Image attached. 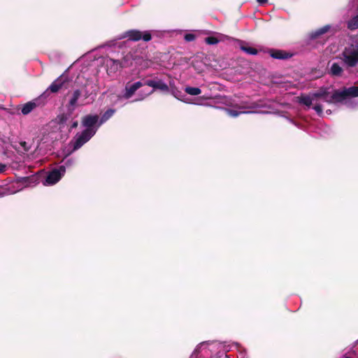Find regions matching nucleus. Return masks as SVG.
<instances>
[{"label": "nucleus", "instance_id": "obj_1", "mask_svg": "<svg viewBox=\"0 0 358 358\" xmlns=\"http://www.w3.org/2000/svg\"><path fill=\"white\" fill-rule=\"evenodd\" d=\"M99 116L97 115H87L82 119V125L85 129L76 134L73 139V150L81 148L96 134L101 125H99Z\"/></svg>", "mask_w": 358, "mask_h": 358}, {"label": "nucleus", "instance_id": "obj_2", "mask_svg": "<svg viewBox=\"0 0 358 358\" xmlns=\"http://www.w3.org/2000/svg\"><path fill=\"white\" fill-rule=\"evenodd\" d=\"M357 96L358 87L351 86L336 91L332 96V99L335 102H342L349 107H354L357 103H355L352 98Z\"/></svg>", "mask_w": 358, "mask_h": 358}, {"label": "nucleus", "instance_id": "obj_3", "mask_svg": "<svg viewBox=\"0 0 358 358\" xmlns=\"http://www.w3.org/2000/svg\"><path fill=\"white\" fill-rule=\"evenodd\" d=\"M342 55L345 65L349 67L355 66L358 64V46L346 48Z\"/></svg>", "mask_w": 358, "mask_h": 358}, {"label": "nucleus", "instance_id": "obj_4", "mask_svg": "<svg viewBox=\"0 0 358 358\" xmlns=\"http://www.w3.org/2000/svg\"><path fill=\"white\" fill-rule=\"evenodd\" d=\"M103 64L105 66L108 76L113 77L125 66L118 59L105 57L103 59Z\"/></svg>", "mask_w": 358, "mask_h": 358}, {"label": "nucleus", "instance_id": "obj_5", "mask_svg": "<svg viewBox=\"0 0 358 358\" xmlns=\"http://www.w3.org/2000/svg\"><path fill=\"white\" fill-rule=\"evenodd\" d=\"M258 107L256 103L243 102L240 105H236L237 109L225 108L226 113L231 117H236L241 114L251 113L252 111L245 110L246 109H255Z\"/></svg>", "mask_w": 358, "mask_h": 358}, {"label": "nucleus", "instance_id": "obj_6", "mask_svg": "<svg viewBox=\"0 0 358 358\" xmlns=\"http://www.w3.org/2000/svg\"><path fill=\"white\" fill-rule=\"evenodd\" d=\"M124 38H128L132 41H137L141 38L144 41H149L151 40L152 37L149 31L141 32L140 31L132 29L122 34L119 38L122 39Z\"/></svg>", "mask_w": 358, "mask_h": 358}, {"label": "nucleus", "instance_id": "obj_7", "mask_svg": "<svg viewBox=\"0 0 358 358\" xmlns=\"http://www.w3.org/2000/svg\"><path fill=\"white\" fill-rule=\"evenodd\" d=\"M65 172L66 166H60L58 169L52 170L48 174L44 185H55L62 178V177L64 175Z\"/></svg>", "mask_w": 358, "mask_h": 358}, {"label": "nucleus", "instance_id": "obj_8", "mask_svg": "<svg viewBox=\"0 0 358 358\" xmlns=\"http://www.w3.org/2000/svg\"><path fill=\"white\" fill-rule=\"evenodd\" d=\"M143 85V84L140 81L136 82L134 83H127L125 85L124 92L122 96L123 98L127 99L131 98L134 94V93Z\"/></svg>", "mask_w": 358, "mask_h": 358}, {"label": "nucleus", "instance_id": "obj_9", "mask_svg": "<svg viewBox=\"0 0 358 358\" xmlns=\"http://www.w3.org/2000/svg\"><path fill=\"white\" fill-rule=\"evenodd\" d=\"M217 344L215 343H210V342H203L201 343L194 350V352L191 355L190 358H196V355L199 351H204L205 354L207 355V351H211L215 347H216Z\"/></svg>", "mask_w": 358, "mask_h": 358}, {"label": "nucleus", "instance_id": "obj_10", "mask_svg": "<svg viewBox=\"0 0 358 358\" xmlns=\"http://www.w3.org/2000/svg\"><path fill=\"white\" fill-rule=\"evenodd\" d=\"M145 85L153 87L154 90L158 89L164 92H169L168 85L162 80H149L145 83Z\"/></svg>", "mask_w": 358, "mask_h": 358}, {"label": "nucleus", "instance_id": "obj_11", "mask_svg": "<svg viewBox=\"0 0 358 358\" xmlns=\"http://www.w3.org/2000/svg\"><path fill=\"white\" fill-rule=\"evenodd\" d=\"M39 105V99H36L24 104L21 112L23 115H28Z\"/></svg>", "mask_w": 358, "mask_h": 358}, {"label": "nucleus", "instance_id": "obj_12", "mask_svg": "<svg viewBox=\"0 0 358 358\" xmlns=\"http://www.w3.org/2000/svg\"><path fill=\"white\" fill-rule=\"evenodd\" d=\"M64 83V78L63 77H59L56 79L48 87V90L52 93L57 92L63 86Z\"/></svg>", "mask_w": 358, "mask_h": 358}, {"label": "nucleus", "instance_id": "obj_13", "mask_svg": "<svg viewBox=\"0 0 358 358\" xmlns=\"http://www.w3.org/2000/svg\"><path fill=\"white\" fill-rule=\"evenodd\" d=\"M336 29L331 25L327 24L324 27L317 29L315 31V38L323 35L326 33L330 32L331 34L334 33Z\"/></svg>", "mask_w": 358, "mask_h": 358}, {"label": "nucleus", "instance_id": "obj_14", "mask_svg": "<svg viewBox=\"0 0 358 358\" xmlns=\"http://www.w3.org/2000/svg\"><path fill=\"white\" fill-rule=\"evenodd\" d=\"M81 95V92L79 90H76L73 92L71 98L69 100V106L71 108V110H74L77 101Z\"/></svg>", "mask_w": 358, "mask_h": 358}, {"label": "nucleus", "instance_id": "obj_15", "mask_svg": "<svg viewBox=\"0 0 358 358\" xmlns=\"http://www.w3.org/2000/svg\"><path fill=\"white\" fill-rule=\"evenodd\" d=\"M240 43H241L240 48H241V50H243L245 53H247L248 55H255L257 54L258 52H257V49H255V48L250 46L249 45H248L245 43H243V41H241Z\"/></svg>", "mask_w": 358, "mask_h": 358}, {"label": "nucleus", "instance_id": "obj_16", "mask_svg": "<svg viewBox=\"0 0 358 358\" xmlns=\"http://www.w3.org/2000/svg\"><path fill=\"white\" fill-rule=\"evenodd\" d=\"M115 112V110L114 109L107 110L100 118L99 117V125H101L108 120L114 115Z\"/></svg>", "mask_w": 358, "mask_h": 358}, {"label": "nucleus", "instance_id": "obj_17", "mask_svg": "<svg viewBox=\"0 0 358 358\" xmlns=\"http://www.w3.org/2000/svg\"><path fill=\"white\" fill-rule=\"evenodd\" d=\"M271 56L275 59H284L290 57L292 55L282 50H275L272 52Z\"/></svg>", "mask_w": 358, "mask_h": 358}, {"label": "nucleus", "instance_id": "obj_18", "mask_svg": "<svg viewBox=\"0 0 358 358\" xmlns=\"http://www.w3.org/2000/svg\"><path fill=\"white\" fill-rule=\"evenodd\" d=\"M343 72V69L341 66L338 64L337 63L332 64L331 69H330V73L331 75L335 76H341V73Z\"/></svg>", "mask_w": 358, "mask_h": 358}, {"label": "nucleus", "instance_id": "obj_19", "mask_svg": "<svg viewBox=\"0 0 358 358\" xmlns=\"http://www.w3.org/2000/svg\"><path fill=\"white\" fill-rule=\"evenodd\" d=\"M185 92L192 96H197L201 93L200 88L190 86L185 87Z\"/></svg>", "mask_w": 358, "mask_h": 358}, {"label": "nucleus", "instance_id": "obj_20", "mask_svg": "<svg viewBox=\"0 0 358 358\" xmlns=\"http://www.w3.org/2000/svg\"><path fill=\"white\" fill-rule=\"evenodd\" d=\"M298 98L299 99V102L304 106L309 108L312 105L313 98L310 96L302 95Z\"/></svg>", "mask_w": 358, "mask_h": 358}, {"label": "nucleus", "instance_id": "obj_21", "mask_svg": "<svg viewBox=\"0 0 358 358\" xmlns=\"http://www.w3.org/2000/svg\"><path fill=\"white\" fill-rule=\"evenodd\" d=\"M348 28L350 30L358 29V14L348 22Z\"/></svg>", "mask_w": 358, "mask_h": 358}, {"label": "nucleus", "instance_id": "obj_22", "mask_svg": "<svg viewBox=\"0 0 358 358\" xmlns=\"http://www.w3.org/2000/svg\"><path fill=\"white\" fill-rule=\"evenodd\" d=\"M170 92L174 97H176L178 100L181 99V97L183 95L182 92L177 89V87L173 88L172 90L170 91Z\"/></svg>", "mask_w": 358, "mask_h": 358}, {"label": "nucleus", "instance_id": "obj_23", "mask_svg": "<svg viewBox=\"0 0 358 358\" xmlns=\"http://www.w3.org/2000/svg\"><path fill=\"white\" fill-rule=\"evenodd\" d=\"M205 41L206 42V43L208 44H210V45H215V44H217L218 43V42L220 41L219 39H217V38L215 37H213V36H210V37H207L206 39H205Z\"/></svg>", "mask_w": 358, "mask_h": 358}, {"label": "nucleus", "instance_id": "obj_24", "mask_svg": "<svg viewBox=\"0 0 358 358\" xmlns=\"http://www.w3.org/2000/svg\"><path fill=\"white\" fill-rule=\"evenodd\" d=\"M180 101L186 103H192V104H196V105H202L201 103H194L191 101L190 99L185 97V96L183 94L181 99H179Z\"/></svg>", "mask_w": 358, "mask_h": 358}, {"label": "nucleus", "instance_id": "obj_25", "mask_svg": "<svg viewBox=\"0 0 358 358\" xmlns=\"http://www.w3.org/2000/svg\"><path fill=\"white\" fill-rule=\"evenodd\" d=\"M315 111L318 114V115H321L322 112V106L317 103H315Z\"/></svg>", "mask_w": 358, "mask_h": 358}, {"label": "nucleus", "instance_id": "obj_26", "mask_svg": "<svg viewBox=\"0 0 358 358\" xmlns=\"http://www.w3.org/2000/svg\"><path fill=\"white\" fill-rule=\"evenodd\" d=\"M186 41H192L195 39V36L192 34H187L185 36Z\"/></svg>", "mask_w": 358, "mask_h": 358}, {"label": "nucleus", "instance_id": "obj_27", "mask_svg": "<svg viewBox=\"0 0 358 358\" xmlns=\"http://www.w3.org/2000/svg\"><path fill=\"white\" fill-rule=\"evenodd\" d=\"M168 86L169 87V92L171 91L173 88L176 87L173 81H170Z\"/></svg>", "mask_w": 358, "mask_h": 358}, {"label": "nucleus", "instance_id": "obj_28", "mask_svg": "<svg viewBox=\"0 0 358 358\" xmlns=\"http://www.w3.org/2000/svg\"><path fill=\"white\" fill-rule=\"evenodd\" d=\"M73 164V160L72 159H67L65 162V165L66 166H70Z\"/></svg>", "mask_w": 358, "mask_h": 358}, {"label": "nucleus", "instance_id": "obj_29", "mask_svg": "<svg viewBox=\"0 0 358 358\" xmlns=\"http://www.w3.org/2000/svg\"><path fill=\"white\" fill-rule=\"evenodd\" d=\"M5 169L6 166L2 164H0V173L3 172L5 171Z\"/></svg>", "mask_w": 358, "mask_h": 358}, {"label": "nucleus", "instance_id": "obj_30", "mask_svg": "<svg viewBox=\"0 0 358 358\" xmlns=\"http://www.w3.org/2000/svg\"><path fill=\"white\" fill-rule=\"evenodd\" d=\"M268 0H257L259 4H263L267 2Z\"/></svg>", "mask_w": 358, "mask_h": 358}, {"label": "nucleus", "instance_id": "obj_31", "mask_svg": "<svg viewBox=\"0 0 358 358\" xmlns=\"http://www.w3.org/2000/svg\"><path fill=\"white\" fill-rule=\"evenodd\" d=\"M152 92H153V90L150 92H148V93H147L144 96L141 97L140 99V100H142V99H145L147 96H148L149 94H152Z\"/></svg>", "mask_w": 358, "mask_h": 358}, {"label": "nucleus", "instance_id": "obj_32", "mask_svg": "<svg viewBox=\"0 0 358 358\" xmlns=\"http://www.w3.org/2000/svg\"><path fill=\"white\" fill-rule=\"evenodd\" d=\"M77 126H78V122H76H76H74L72 124V125H71V128H76V127H77Z\"/></svg>", "mask_w": 358, "mask_h": 358}, {"label": "nucleus", "instance_id": "obj_33", "mask_svg": "<svg viewBox=\"0 0 358 358\" xmlns=\"http://www.w3.org/2000/svg\"><path fill=\"white\" fill-rule=\"evenodd\" d=\"M314 96H315V99H317L318 97L321 96V94H317V93H315V94H314Z\"/></svg>", "mask_w": 358, "mask_h": 358}, {"label": "nucleus", "instance_id": "obj_34", "mask_svg": "<svg viewBox=\"0 0 358 358\" xmlns=\"http://www.w3.org/2000/svg\"><path fill=\"white\" fill-rule=\"evenodd\" d=\"M18 191H19V189H16V190L11 191V192H10V194H14V193H15V192H18Z\"/></svg>", "mask_w": 358, "mask_h": 358}, {"label": "nucleus", "instance_id": "obj_35", "mask_svg": "<svg viewBox=\"0 0 358 358\" xmlns=\"http://www.w3.org/2000/svg\"><path fill=\"white\" fill-rule=\"evenodd\" d=\"M224 358H229V357L226 355Z\"/></svg>", "mask_w": 358, "mask_h": 358}, {"label": "nucleus", "instance_id": "obj_36", "mask_svg": "<svg viewBox=\"0 0 358 358\" xmlns=\"http://www.w3.org/2000/svg\"><path fill=\"white\" fill-rule=\"evenodd\" d=\"M3 194H0V196H2Z\"/></svg>", "mask_w": 358, "mask_h": 358}]
</instances>
